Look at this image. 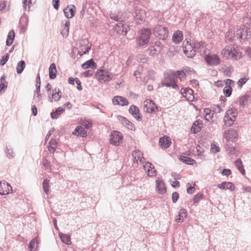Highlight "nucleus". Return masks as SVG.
I'll return each instance as SVG.
<instances>
[{
    "label": "nucleus",
    "instance_id": "f257e3e1",
    "mask_svg": "<svg viewBox=\"0 0 251 251\" xmlns=\"http://www.w3.org/2000/svg\"><path fill=\"white\" fill-rule=\"evenodd\" d=\"M221 54L223 57L226 59L231 58L237 60L241 57V53L236 50L231 45L226 47L222 51Z\"/></svg>",
    "mask_w": 251,
    "mask_h": 251
},
{
    "label": "nucleus",
    "instance_id": "f03ea898",
    "mask_svg": "<svg viewBox=\"0 0 251 251\" xmlns=\"http://www.w3.org/2000/svg\"><path fill=\"white\" fill-rule=\"evenodd\" d=\"M151 34L150 28H144L141 30V35L137 38V44L138 46H143L149 43Z\"/></svg>",
    "mask_w": 251,
    "mask_h": 251
},
{
    "label": "nucleus",
    "instance_id": "7ed1b4c3",
    "mask_svg": "<svg viewBox=\"0 0 251 251\" xmlns=\"http://www.w3.org/2000/svg\"><path fill=\"white\" fill-rule=\"evenodd\" d=\"M96 77L100 82H106L111 80L113 75L112 74L108 72L103 67L97 70Z\"/></svg>",
    "mask_w": 251,
    "mask_h": 251
},
{
    "label": "nucleus",
    "instance_id": "20e7f679",
    "mask_svg": "<svg viewBox=\"0 0 251 251\" xmlns=\"http://www.w3.org/2000/svg\"><path fill=\"white\" fill-rule=\"evenodd\" d=\"M153 34L159 39L165 40L168 36V30L167 27L161 25H156L153 29Z\"/></svg>",
    "mask_w": 251,
    "mask_h": 251
},
{
    "label": "nucleus",
    "instance_id": "39448f33",
    "mask_svg": "<svg viewBox=\"0 0 251 251\" xmlns=\"http://www.w3.org/2000/svg\"><path fill=\"white\" fill-rule=\"evenodd\" d=\"M176 75L174 74H169L165 75L163 80L162 81V85L166 87H172L174 89L178 88L177 85L176 84Z\"/></svg>",
    "mask_w": 251,
    "mask_h": 251
},
{
    "label": "nucleus",
    "instance_id": "423d86ee",
    "mask_svg": "<svg viewBox=\"0 0 251 251\" xmlns=\"http://www.w3.org/2000/svg\"><path fill=\"white\" fill-rule=\"evenodd\" d=\"M182 47L184 53L188 57L192 58L195 55L194 44H191L188 41H185L183 43Z\"/></svg>",
    "mask_w": 251,
    "mask_h": 251
},
{
    "label": "nucleus",
    "instance_id": "0eeeda50",
    "mask_svg": "<svg viewBox=\"0 0 251 251\" xmlns=\"http://www.w3.org/2000/svg\"><path fill=\"white\" fill-rule=\"evenodd\" d=\"M204 59L206 63L210 66H216L220 63V59L215 54H208L205 55Z\"/></svg>",
    "mask_w": 251,
    "mask_h": 251
},
{
    "label": "nucleus",
    "instance_id": "6e6552de",
    "mask_svg": "<svg viewBox=\"0 0 251 251\" xmlns=\"http://www.w3.org/2000/svg\"><path fill=\"white\" fill-rule=\"evenodd\" d=\"M123 136L122 133L117 131H114L111 135L110 142L115 146H119L122 142Z\"/></svg>",
    "mask_w": 251,
    "mask_h": 251
},
{
    "label": "nucleus",
    "instance_id": "1a4fd4ad",
    "mask_svg": "<svg viewBox=\"0 0 251 251\" xmlns=\"http://www.w3.org/2000/svg\"><path fill=\"white\" fill-rule=\"evenodd\" d=\"M144 110L149 113L155 112L157 110V107L155 103L150 100H147L144 102Z\"/></svg>",
    "mask_w": 251,
    "mask_h": 251
},
{
    "label": "nucleus",
    "instance_id": "9d476101",
    "mask_svg": "<svg viewBox=\"0 0 251 251\" xmlns=\"http://www.w3.org/2000/svg\"><path fill=\"white\" fill-rule=\"evenodd\" d=\"M12 192L11 185L5 181H0V194L5 195Z\"/></svg>",
    "mask_w": 251,
    "mask_h": 251
},
{
    "label": "nucleus",
    "instance_id": "9b49d317",
    "mask_svg": "<svg viewBox=\"0 0 251 251\" xmlns=\"http://www.w3.org/2000/svg\"><path fill=\"white\" fill-rule=\"evenodd\" d=\"M238 136V133L235 129L230 128L225 131L224 137L226 140L233 141Z\"/></svg>",
    "mask_w": 251,
    "mask_h": 251
},
{
    "label": "nucleus",
    "instance_id": "f8f14e48",
    "mask_svg": "<svg viewBox=\"0 0 251 251\" xmlns=\"http://www.w3.org/2000/svg\"><path fill=\"white\" fill-rule=\"evenodd\" d=\"M117 119L123 126L126 127L128 129L131 130H134L135 129L134 125L125 117L119 115L117 116Z\"/></svg>",
    "mask_w": 251,
    "mask_h": 251
},
{
    "label": "nucleus",
    "instance_id": "ddd939ff",
    "mask_svg": "<svg viewBox=\"0 0 251 251\" xmlns=\"http://www.w3.org/2000/svg\"><path fill=\"white\" fill-rule=\"evenodd\" d=\"M144 169L149 176H156V171L151 163L146 162L144 165Z\"/></svg>",
    "mask_w": 251,
    "mask_h": 251
},
{
    "label": "nucleus",
    "instance_id": "4468645a",
    "mask_svg": "<svg viewBox=\"0 0 251 251\" xmlns=\"http://www.w3.org/2000/svg\"><path fill=\"white\" fill-rule=\"evenodd\" d=\"M156 190L160 194H164L167 191L165 184L162 179L158 178L156 180Z\"/></svg>",
    "mask_w": 251,
    "mask_h": 251
},
{
    "label": "nucleus",
    "instance_id": "2eb2a0df",
    "mask_svg": "<svg viewBox=\"0 0 251 251\" xmlns=\"http://www.w3.org/2000/svg\"><path fill=\"white\" fill-rule=\"evenodd\" d=\"M181 93L183 97H184L188 100L192 101L194 99L193 95V90L190 88H182Z\"/></svg>",
    "mask_w": 251,
    "mask_h": 251
},
{
    "label": "nucleus",
    "instance_id": "dca6fc26",
    "mask_svg": "<svg viewBox=\"0 0 251 251\" xmlns=\"http://www.w3.org/2000/svg\"><path fill=\"white\" fill-rule=\"evenodd\" d=\"M112 102L115 105H120L121 106H125L128 104V102L127 100L121 96H115L112 100Z\"/></svg>",
    "mask_w": 251,
    "mask_h": 251
},
{
    "label": "nucleus",
    "instance_id": "f3484780",
    "mask_svg": "<svg viewBox=\"0 0 251 251\" xmlns=\"http://www.w3.org/2000/svg\"><path fill=\"white\" fill-rule=\"evenodd\" d=\"M132 156L134 159V162L137 163L139 162L143 163L145 160L144 157L143 156L142 153L139 150H135L133 151Z\"/></svg>",
    "mask_w": 251,
    "mask_h": 251
},
{
    "label": "nucleus",
    "instance_id": "a211bd4d",
    "mask_svg": "<svg viewBox=\"0 0 251 251\" xmlns=\"http://www.w3.org/2000/svg\"><path fill=\"white\" fill-rule=\"evenodd\" d=\"M114 30L119 34L126 35L127 32V25L122 23L118 24Z\"/></svg>",
    "mask_w": 251,
    "mask_h": 251
},
{
    "label": "nucleus",
    "instance_id": "6ab92c4d",
    "mask_svg": "<svg viewBox=\"0 0 251 251\" xmlns=\"http://www.w3.org/2000/svg\"><path fill=\"white\" fill-rule=\"evenodd\" d=\"M129 112L138 121L142 120L140 116L139 110L138 108L135 105H131L129 109Z\"/></svg>",
    "mask_w": 251,
    "mask_h": 251
},
{
    "label": "nucleus",
    "instance_id": "aec40b11",
    "mask_svg": "<svg viewBox=\"0 0 251 251\" xmlns=\"http://www.w3.org/2000/svg\"><path fill=\"white\" fill-rule=\"evenodd\" d=\"M75 7L74 5H71V7H67L63 10L65 16L67 18H72L75 15Z\"/></svg>",
    "mask_w": 251,
    "mask_h": 251
},
{
    "label": "nucleus",
    "instance_id": "412c9836",
    "mask_svg": "<svg viewBox=\"0 0 251 251\" xmlns=\"http://www.w3.org/2000/svg\"><path fill=\"white\" fill-rule=\"evenodd\" d=\"M218 187L219 188L224 190H230L233 191L234 190V184L230 182H224L218 184Z\"/></svg>",
    "mask_w": 251,
    "mask_h": 251
},
{
    "label": "nucleus",
    "instance_id": "4be33fe9",
    "mask_svg": "<svg viewBox=\"0 0 251 251\" xmlns=\"http://www.w3.org/2000/svg\"><path fill=\"white\" fill-rule=\"evenodd\" d=\"M81 67L83 69H87L90 68L92 70H94L97 68V65L94 62L93 59H91L81 65Z\"/></svg>",
    "mask_w": 251,
    "mask_h": 251
},
{
    "label": "nucleus",
    "instance_id": "5701e85b",
    "mask_svg": "<svg viewBox=\"0 0 251 251\" xmlns=\"http://www.w3.org/2000/svg\"><path fill=\"white\" fill-rule=\"evenodd\" d=\"M183 39V34L181 31L177 30L173 34L172 37V41L178 44L180 43Z\"/></svg>",
    "mask_w": 251,
    "mask_h": 251
},
{
    "label": "nucleus",
    "instance_id": "b1692460",
    "mask_svg": "<svg viewBox=\"0 0 251 251\" xmlns=\"http://www.w3.org/2000/svg\"><path fill=\"white\" fill-rule=\"evenodd\" d=\"M245 30H242L241 28H237L233 32V37L229 38V39L233 38V40L236 39H241L243 38V35Z\"/></svg>",
    "mask_w": 251,
    "mask_h": 251
},
{
    "label": "nucleus",
    "instance_id": "393cba45",
    "mask_svg": "<svg viewBox=\"0 0 251 251\" xmlns=\"http://www.w3.org/2000/svg\"><path fill=\"white\" fill-rule=\"evenodd\" d=\"M73 133L74 135L83 137L86 134V131L82 126H79L75 128Z\"/></svg>",
    "mask_w": 251,
    "mask_h": 251
},
{
    "label": "nucleus",
    "instance_id": "a878e982",
    "mask_svg": "<svg viewBox=\"0 0 251 251\" xmlns=\"http://www.w3.org/2000/svg\"><path fill=\"white\" fill-rule=\"evenodd\" d=\"M146 18V12L142 9L136 10V19L139 21H143L145 20Z\"/></svg>",
    "mask_w": 251,
    "mask_h": 251
},
{
    "label": "nucleus",
    "instance_id": "bb28decb",
    "mask_svg": "<svg viewBox=\"0 0 251 251\" xmlns=\"http://www.w3.org/2000/svg\"><path fill=\"white\" fill-rule=\"evenodd\" d=\"M235 119L236 118H232V116L226 114L224 117V122L226 126H230L233 125Z\"/></svg>",
    "mask_w": 251,
    "mask_h": 251
},
{
    "label": "nucleus",
    "instance_id": "cd10ccee",
    "mask_svg": "<svg viewBox=\"0 0 251 251\" xmlns=\"http://www.w3.org/2000/svg\"><path fill=\"white\" fill-rule=\"evenodd\" d=\"M160 43H156L155 46L151 47L148 50L149 54L153 55L156 53H158L161 51V47H160Z\"/></svg>",
    "mask_w": 251,
    "mask_h": 251
},
{
    "label": "nucleus",
    "instance_id": "c85d7f7f",
    "mask_svg": "<svg viewBox=\"0 0 251 251\" xmlns=\"http://www.w3.org/2000/svg\"><path fill=\"white\" fill-rule=\"evenodd\" d=\"M159 143L160 146L163 148H168L171 144V142L169 141L168 137L167 138H161L159 139Z\"/></svg>",
    "mask_w": 251,
    "mask_h": 251
},
{
    "label": "nucleus",
    "instance_id": "c756f323",
    "mask_svg": "<svg viewBox=\"0 0 251 251\" xmlns=\"http://www.w3.org/2000/svg\"><path fill=\"white\" fill-rule=\"evenodd\" d=\"M56 66L54 63L50 64L49 67V76L50 79H54L56 77Z\"/></svg>",
    "mask_w": 251,
    "mask_h": 251
},
{
    "label": "nucleus",
    "instance_id": "7c9ffc66",
    "mask_svg": "<svg viewBox=\"0 0 251 251\" xmlns=\"http://www.w3.org/2000/svg\"><path fill=\"white\" fill-rule=\"evenodd\" d=\"M179 159L182 162L188 165H193L196 163L193 159L185 156H181Z\"/></svg>",
    "mask_w": 251,
    "mask_h": 251
},
{
    "label": "nucleus",
    "instance_id": "2f4dec72",
    "mask_svg": "<svg viewBox=\"0 0 251 251\" xmlns=\"http://www.w3.org/2000/svg\"><path fill=\"white\" fill-rule=\"evenodd\" d=\"M15 38V32L13 30H10L8 34L7 38L6 41V44L7 46L11 45L14 39Z\"/></svg>",
    "mask_w": 251,
    "mask_h": 251
},
{
    "label": "nucleus",
    "instance_id": "473e14b6",
    "mask_svg": "<svg viewBox=\"0 0 251 251\" xmlns=\"http://www.w3.org/2000/svg\"><path fill=\"white\" fill-rule=\"evenodd\" d=\"M64 112V110L61 107L57 108L54 112L51 113L50 116L53 119H57L58 115H60Z\"/></svg>",
    "mask_w": 251,
    "mask_h": 251
},
{
    "label": "nucleus",
    "instance_id": "72a5a7b5",
    "mask_svg": "<svg viewBox=\"0 0 251 251\" xmlns=\"http://www.w3.org/2000/svg\"><path fill=\"white\" fill-rule=\"evenodd\" d=\"M59 235L62 242L66 245H70L71 244L70 237L69 235L61 233H59Z\"/></svg>",
    "mask_w": 251,
    "mask_h": 251
},
{
    "label": "nucleus",
    "instance_id": "f704fd0d",
    "mask_svg": "<svg viewBox=\"0 0 251 251\" xmlns=\"http://www.w3.org/2000/svg\"><path fill=\"white\" fill-rule=\"evenodd\" d=\"M235 165L239 171L242 174L244 175L245 173V171L244 169L242 162L240 159L236 160L235 161Z\"/></svg>",
    "mask_w": 251,
    "mask_h": 251
},
{
    "label": "nucleus",
    "instance_id": "c9c22d12",
    "mask_svg": "<svg viewBox=\"0 0 251 251\" xmlns=\"http://www.w3.org/2000/svg\"><path fill=\"white\" fill-rule=\"evenodd\" d=\"M248 95H244L242 97L239 98L238 100L239 104L241 106H245L248 104V100L249 99Z\"/></svg>",
    "mask_w": 251,
    "mask_h": 251
},
{
    "label": "nucleus",
    "instance_id": "e433bc0d",
    "mask_svg": "<svg viewBox=\"0 0 251 251\" xmlns=\"http://www.w3.org/2000/svg\"><path fill=\"white\" fill-rule=\"evenodd\" d=\"M25 66V62L23 60L19 61L17 64L16 67L17 73L18 74H21L23 71Z\"/></svg>",
    "mask_w": 251,
    "mask_h": 251
},
{
    "label": "nucleus",
    "instance_id": "4c0bfd02",
    "mask_svg": "<svg viewBox=\"0 0 251 251\" xmlns=\"http://www.w3.org/2000/svg\"><path fill=\"white\" fill-rule=\"evenodd\" d=\"M226 114L232 116V118H236L237 115V110L235 108L228 109Z\"/></svg>",
    "mask_w": 251,
    "mask_h": 251
},
{
    "label": "nucleus",
    "instance_id": "58836bf2",
    "mask_svg": "<svg viewBox=\"0 0 251 251\" xmlns=\"http://www.w3.org/2000/svg\"><path fill=\"white\" fill-rule=\"evenodd\" d=\"M57 144V142L55 139H51L49 142L50 146H48L49 150H50V149H52V152H53L55 151V148H56Z\"/></svg>",
    "mask_w": 251,
    "mask_h": 251
},
{
    "label": "nucleus",
    "instance_id": "ea45409f",
    "mask_svg": "<svg viewBox=\"0 0 251 251\" xmlns=\"http://www.w3.org/2000/svg\"><path fill=\"white\" fill-rule=\"evenodd\" d=\"M6 155L9 158H12L14 157V153L11 147L7 146L5 151Z\"/></svg>",
    "mask_w": 251,
    "mask_h": 251
},
{
    "label": "nucleus",
    "instance_id": "a19ab883",
    "mask_svg": "<svg viewBox=\"0 0 251 251\" xmlns=\"http://www.w3.org/2000/svg\"><path fill=\"white\" fill-rule=\"evenodd\" d=\"M49 181L50 180L47 179L44 180L43 182V188L44 189V192L48 194L49 191Z\"/></svg>",
    "mask_w": 251,
    "mask_h": 251
},
{
    "label": "nucleus",
    "instance_id": "79ce46f5",
    "mask_svg": "<svg viewBox=\"0 0 251 251\" xmlns=\"http://www.w3.org/2000/svg\"><path fill=\"white\" fill-rule=\"evenodd\" d=\"M110 17L111 19L115 20V21H122L123 19L119 14H117L116 13H112L110 14Z\"/></svg>",
    "mask_w": 251,
    "mask_h": 251
},
{
    "label": "nucleus",
    "instance_id": "37998d69",
    "mask_svg": "<svg viewBox=\"0 0 251 251\" xmlns=\"http://www.w3.org/2000/svg\"><path fill=\"white\" fill-rule=\"evenodd\" d=\"M204 45L202 42H196L194 44V50L196 51L201 52L202 48H203Z\"/></svg>",
    "mask_w": 251,
    "mask_h": 251
},
{
    "label": "nucleus",
    "instance_id": "c03bdc74",
    "mask_svg": "<svg viewBox=\"0 0 251 251\" xmlns=\"http://www.w3.org/2000/svg\"><path fill=\"white\" fill-rule=\"evenodd\" d=\"M61 97V92L59 91L52 94V99H53L55 101H58L60 99Z\"/></svg>",
    "mask_w": 251,
    "mask_h": 251
},
{
    "label": "nucleus",
    "instance_id": "a18cd8bd",
    "mask_svg": "<svg viewBox=\"0 0 251 251\" xmlns=\"http://www.w3.org/2000/svg\"><path fill=\"white\" fill-rule=\"evenodd\" d=\"M35 244H39L37 238H34L30 241L29 245V248L31 251L33 249Z\"/></svg>",
    "mask_w": 251,
    "mask_h": 251
},
{
    "label": "nucleus",
    "instance_id": "49530a36",
    "mask_svg": "<svg viewBox=\"0 0 251 251\" xmlns=\"http://www.w3.org/2000/svg\"><path fill=\"white\" fill-rule=\"evenodd\" d=\"M82 125L86 128H89L91 127L92 126V122L88 120H84L82 122Z\"/></svg>",
    "mask_w": 251,
    "mask_h": 251
},
{
    "label": "nucleus",
    "instance_id": "de8ad7c7",
    "mask_svg": "<svg viewBox=\"0 0 251 251\" xmlns=\"http://www.w3.org/2000/svg\"><path fill=\"white\" fill-rule=\"evenodd\" d=\"M232 88L231 87H225L224 89V93L226 97H229L231 94Z\"/></svg>",
    "mask_w": 251,
    "mask_h": 251
},
{
    "label": "nucleus",
    "instance_id": "09e8293b",
    "mask_svg": "<svg viewBox=\"0 0 251 251\" xmlns=\"http://www.w3.org/2000/svg\"><path fill=\"white\" fill-rule=\"evenodd\" d=\"M178 217H181L184 220L187 217V211L184 209H181L178 213Z\"/></svg>",
    "mask_w": 251,
    "mask_h": 251
},
{
    "label": "nucleus",
    "instance_id": "8fccbe9b",
    "mask_svg": "<svg viewBox=\"0 0 251 251\" xmlns=\"http://www.w3.org/2000/svg\"><path fill=\"white\" fill-rule=\"evenodd\" d=\"M202 198V195L201 194H197L194 196L193 201L194 203H198Z\"/></svg>",
    "mask_w": 251,
    "mask_h": 251
},
{
    "label": "nucleus",
    "instance_id": "3c124183",
    "mask_svg": "<svg viewBox=\"0 0 251 251\" xmlns=\"http://www.w3.org/2000/svg\"><path fill=\"white\" fill-rule=\"evenodd\" d=\"M212 108L213 111L215 113H219L223 110L222 108L220 107V106L219 104L213 105Z\"/></svg>",
    "mask_w": 251,
    "mask_h": 251
},
{
    "label": "nucleus",
    "instance_id": "603ef678",
    "mask_svg": "<svg viewBox=\"0 0 251 251\" xmlns=\"http://www.w3.org/2000/svg\"><path fill=\"white\" fill-rule=\"evenodd\" d=\"M174 74L176 75V79H177V78H179L181 79V78L184 77L185 76V73L183 71H177Z\"/></svg>",
    "mask_w": 251,
    "mask_h": 251
},
{
    "label": "nucleus",
    "instance_id": "864d4df0",
    "mask_svg": "<svg viewBox=\"0 0 251 251\" xmlns=\"http://www.w3.org/2000/svg\"><path fill=\"white\" fill-rule=\"evenodd\" d=\"M247 79L246 77L240 78L237 82L239 87L241 88L242 86L247 82Z\"/></svg>",
    "mask_w": 251,
    "mask_h": 251
},
{
    "label": "nucleus",
    "instance_id": "5fc2aeb1",
    "mask_svg": "<svg viewBox=\"0 0 251 251\" xmlns=\"http://www.w3.org/2000/svg\"><path fill=\"white\" fill-rule=\"evenodd\" d=\"M242 30H245L246 31L244 32V34L243 35V37L245 38H248L250 37V35L249 34V30L250 29L248 28L247 26H244V28H241Z\"/></svg>",
    "mask_w": 251,
    "mask_h": 251
},
{
    "label": "nucleus",
    "instance_id": "6e6d98bb",
    "mask_svg": "<svg viewBox=\"0 0 251 251\" xmlns=\"http://www.w3.org/2000/svg\"><path fill=\"white\" fill-rule=\"evenodd\" d=\"M178 198H179V194L177 192H175L172 194V201L174 203H176L177 201Z\"/></svg>",
    "mask_w": 251,
    "mask_h": 251
},
{
    "label": "nucleus",
    "instance_id": "4d7b16f0",
    "mask_svg": "<svg viewBox=\"0 0 251 251\" xmlns=\"http://www.w3.org/2000/svg\"><path fill=\"white\" fill-rule=\"evenodd\" d=\"M211 151L213 153H217L220 151V148L217 147L216 145L212 144L211 146Z\"/></svg>",
    "mask_w": 251,
    "mask_h": 251
},
{
    "label": "nucleus",
    "instance_id": "13d9d810",
    "mask_svg": "<svg viewBox=\"0 0 251 251\" xmlns=\"http://www.w3.org/2000/svg\"><path fill=\"white\" fill-rule=\"evenodd\" d=\"M42 96L40 94H34L33 97V101L34 102L37 103L39 102L41 99Z\"/></svg>",
    "mask_w": 251,
    "mask_h": 251
},
{
    "label": "nucleus",
    "instance_id": "bf43d9fd",
    "mask_svg": "<svg viewBox=\"0 0 251 251\" xmlns=\"http://www.w3.org/2000/svg\"><path fill=\"white\" fill-rule=\"evenodd\" d=\"M8 58L9 54L8 53H6V55L3 57L2 59L1 60L0 63V65L1 66H3L5 64L6 61L8 60Z\"/></svg>",
    "mask_w": 251,
    "mask_h": 251
},
{
    "label": "nucleus",
    "instance_id": "052dcab7",
    "mask_svg": "<svg viewBox=\"0 0 251 251\" xmlns=\"http://www.w3.org/2000/svg\"><path fill=\"white\" fill-rule=\"evenodd\" d=\"M193 125L195 126L197 128H199L200 130L201 131L202 126V124L201 121H196L194 124Z\"/></svg>",
    "mask_w": 251,
    "mask_h": 251
},
{
    "label": "nucleus",
    "instance_id": "680f3d73",
    "mask_svg": "<svg viewBox=\"0 0 251 251\" xmlns=\"http://www.w3.org/2000/svg\"><path fill=\"white\" fill-rule=\"evenodd\" d=\"M31 3L30 0H23V4L24 9L26 10L27 5H28V7H29V4Z\"/></svg>",
    "mask_w": 251,
    "mask_h": 251
},
{
    "label": "nucleus",
    "instance_id": "e2e57ef3",
    "mask_svg": "<svg viewBox=\"0 0 251 251\" xmlns=\"http://www.w3.org/2000/svg\"><path fill=\"white\" fill-rule=\"evenodd\" d=\"M52 3L53 7L56 10H58L59 5V0H53Z\"/></svg>",
    "mask_w": 251,
    "mask_h": 251
},
{
    "label": "nucleus",
    "instance_id": "0e129e2a",
    "mask_svg": "<svg viewBox=\"0 0 251 251\" xmlns=\"http://www.w3.org/2000/svg\"><path fill=\"white\" fill-rule=\"evenodd\" d=\"M231 174V171L228 169H225L223 170L222 174L223 176H228Z\"/></svg>",
    "mask_w": 251,
    "mask_h": 251
},
{
    "label": "nucleus",
    "instance_id": "69168bd1",
    "mask_svg": "<svg viewBox=\"0 0 251 251\" xmlns=\"http://www.w3.org/2000/svg\"><path fill=\"white\" fill-rule=\"evenodd\" d=\"M226 84L227 85V87H231L234 85V81L230 79H227L226 80Z\"/></svg>",
    "mask_w": 251,
    "mask_h": 251
},
{
    "label": "nucleus",
    "instance_id": "338daca9",
    "mask_svg": "<svg viewBox=\"0 0 251 251\" xmlns=\"http://www.w3.org/2000/svg\"><path fill=\"white\" fill-rule=\"evenodd\" d=\"M93 71L92 70H88L83 73V75L85 77H88L93 75Z\"/></svg>",
    "mask_w": 251,
    "mask_h": 251
},
{
    "label": "nucleus",
    "instance_id": "774afa93",
    "mask_svg": "<svg viewBox=\"0 0 251 251\" xmlns=\"http://www.w3.org/2000/svg\"><path fill=\"white\" fill-rule=\"evenodd\" d=\"M191 131L193 133H197L200 131L199 128H197L195 126L193 125L192 127L191 128Z\"/></svg>",
    "mask_w": 251,
    "mask_h": 251
}]
</instances>
